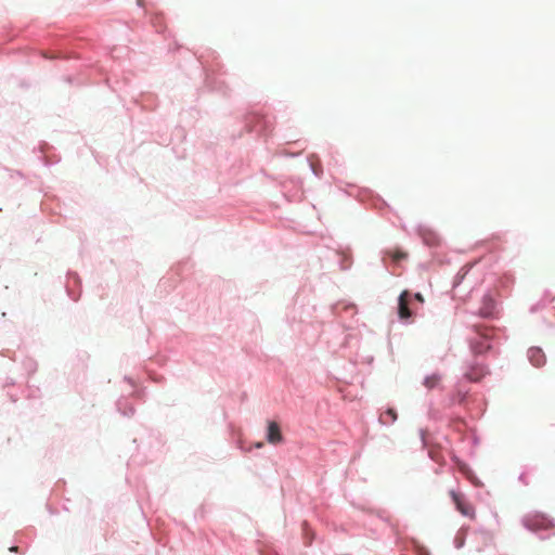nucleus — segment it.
Listing matches in <instances>:
<instances>
[{
	"mask_svg": "<svg viewBox=\"0 0 555 555\" xmlns=\"http://www.w3.org/2000/svg\"><path fill=\"white\" fill-rule=\"evenodd\" d=\"M495 312V301L490 295H486L482 298L481 307L479 308V314L483 318L493 317Z\"/></svg>",
	"mask_w": 555,
	"mask_h": 555,
	"instance_id": "nucleus-6",
	"label": "nucleus"
},
{
	"mask_svg": "<svg viewBox=\"0 0 555 555\" xmlns=\"http://www.w3.org/2000/svg\"><path fill=\"white\" fill-rule=\"evenodd\" d=\"M491 333L492 331L489 328H477V337L472 341V349L476 354H481L490 349Z\"/></svg>",
	"mask_w": 555,
	"mask_h": 555,
	"instance_id": "nucleus-2",
	"label": "nucleus"
},
{
	"mask_svg": "<svg viewBox=\"0 0 555 555\" xmlns=\"http://www.w3.org/2000/svg\"><path fill=\"white\" fill-rule=\"evenodd\" d=\"M387 254L395 260V261H400L404 258H406V254L400 249H396V250H388Z\"/></svg>",
	"mask_w": 555,
	"mask_h": 555,
	"instance_id": "nucleus-10",
	"label": "nucleus"
},
{
	"mask_svg": "<svg viewBox=\"0 0 555 555\" xmlns=\"http://www.w3.org/2000/svg\"><path fill=\"white\" fill-rule=\"evenodd\" d=\"M524 526L535 533L542 534L543 532H553L555 535V522L543 513L528 514L522 519Z\"/></svg>",
	"mask_w": 555,
	"mask_h": 555,
	"instance_id": "nucleus-1",
	"label": "nucleus"
},
{
	"mask_svg": "<svg viewBox=\"0 0 555 555\" xmlns=\"http://www.w3.org/2000/svg\"><path fill=\"white\" fill-rule=\"evenodd\" d=\"M450 495L452 501L454 502L456 509L464 516L473 517L474 516V507L470 505L466 499L455 491H450Z\"/></svg>",
	"mask_w": 555,
	"mask_h": 555,
	"instance_id": "nucleus-3",
	"label": "nucleus"
},
{
	"mask_svg": "<svg viewBox=\"0 0 555 555\" xmlns=\"http://www.w3.org/2000/svg\"><path fill=\"white\" fill-rule=\"evenodd\" d=\"M397 420V412L393 409H388L382 416L383 423H393Z\"/></svg>",
	"mask_w": 555,
	"mask_h": 555,
	"instance_id": "nucleus-9",
	"label": "nucleus"
},
{
	"mask_svg": "<svg viewBox=\"0 0 555 555\" xmlns=\"http://www.w3.org/2000/svg\"><path fill=\"white\" fill-rule=\"evenodd\" d=\"M11 552H17V546H13L10 548Z\"/></svg>",
	"mask_w": 555,
	"mask_h": 555,
	"instance_id": "nucleus-12",
	"label": "nucleus"
},
{
	"mask_svg": "<svg viewBox=\"0 0 555 555\" xmlns=\"http://www.w3.org/2000/svg\"><path fill=\"white\" fill-rule=\"evenodd\" d=\"M409 296L410 294L408 291H403L399 296L398 313L402 320H408L412 315V312L409 308Z\"/></svg>",
	"mask_w": 555,
	"mask_h": 555,
	"instance_id": "nucleus-4",
	"label": "nucleus"
},
{
	"mask_svg": "<svg viewBox=\"0 0 555 555\" xmlns=\"http://www.w3.org/2000/svg\"><path fill=\"white\" fill-rule=\"evenodd\" d=\"M528 358L535 367H540L545 363V354L540 348H530L528 350Z\"/></svg>",
	"mask_w": 555,
	"mask_h": 555,
	"instance_id": "nucleus-7",
	"label": "nucleus"
},
{
	"mask_svg": "<svg viewBox=\"0 0 555 555\" xmlns=\"http://www.w3.org/2000/svg\"><path fill=\"white\" fill-rule=\"evenodd\" d=\"M267 440L271 444H278L283 441V436L276 422H270L268 424Z\"/></svg>",
	"mask_w": 555,
	"mask_h": 555,
	"instance_id": "nucleus-5",
	"label": "nucleus"
},
{
	"mask_svg": "<svg viewBox=\"0 0 555 555\" xmlns=\"http://www.w3.org/2000/svg\"><path fill=\"white\" fill-rule=\"evenodd\" d=\"M439 382H440V376L438 374H433V375H430V376L425 378L424 385L428 389H433V388H435L436 386L439 385Z\"/></svg>",
	"mask_w": 555,
	"mask_h": 555,
	"instance_id": "nucleus-8",
	"label": "nucleus"
},
{
	"mask_svg": "<svg viewBox=\"0 0 555 555\" xmlns=\"http://www.w3.org/2000/svg\"><path fill=\"white\" fill-rule=\"evenodd\" d=\"M414 298H415L418 302H421V304H423V302H424V297H423V295H422L421 293H416V294L414 295Z\"/></svg>",
	"mask_w": 555,
	"mask_h": 555,
	"instance_id": "nucleus-11",
	"label": "nucleus"
}]
</instances>
